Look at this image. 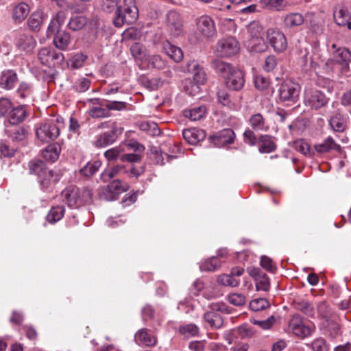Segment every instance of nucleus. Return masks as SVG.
<instances>
[{
  "mask_svg": "<svg viewBox=\"0 0 351 351\" xmlns=\"http://www.w3.org/2000/svg\"><path fill=\"white\" fill-rule=\"evenodd\" d=\"M140 128L141 130L145 131L152 136H157L160 132L158 125L154 122H143L140 125Z\"/></svg>",
  "mask_w": 351,
  "mask_h": 351,
  "instance_id": "obj_57",
  "label": "nucleus"
},
{
  "mask_svg": "<svg viewBox=\"0 0 351 351\" xmlns=\"http://www.w3.org/2000/svg\"><path fill=\"white\" fill-rule=\"evenodd\" d=\"M221 265V261L217 257H212L199 265L202 271H213L219 268Z\"/></svg>",
  "mask_w": 351,
  "mask_h": 351,
  "instance_id": "obj_48",
  "label": "nucleus"
},
{
  "mask_svg": "<svg viewBox=\"0 0 351 351\" xmlns=\"http://www.w3.org/2000/svg\"><path fill=\"white\" fill-rule=\"evenodd\" d=\"M211 311L204 314V319L207 326L213 328H219L222 326L223 320L219 312L226 314L230 313L229 308L223 303H213Z\"/></svg>",
  "mask_w": 351,
  "mask_h": 351,
  "instance_id": "obj_8",
  "label": "nucleus"
},
{
  "mask_svg": "<svg viewBox=\"0 0 351 351\" xmlns=\"http://www.w3.org/2000/svg\"><path fill=\"white\" fill-rule=\"evenodd\" d=\"M249 123L255 131H261L265 129V120L260 113L253 114L249 120Z\"/></svg>",
  "mask_w": 351,
  "mask_h": 351,
  "instance_id": "obj_47",
  "label": "nucleus"
},
{
  "mask_svg": "<svg viewBox=\"0 0 351 351\" xmlns=\"http://www.w3.org/2000/svg\"><path fill=\"white\" fill-rule=\"evenodd\" d=\"M138 16V10L135 0H124L123 5L117 8L114 25L120 27L125 23H134Z\"/></svg>",
  "mask_w": 351,
  "mask_h": 351,
  "instance_id": "obj_4",
  "label": "nucleus"
},
{
  "mask_svg": "<svg viewBox=\"0 0 351 351\" xmlns=\"http://www.w3.org/2000/svg\"><path fill=\"white\" fill-rule=\"evenodd\" d=\"M276 148V145L273 142L271 137L268 135L262 136L261 137V144L259 151L261 153H270Z\"/></svg>",
  "mask_w": 351,
  "mask_h": 351,
  "instance_id": "obj_43",
  "label": "nucleus"
},
{
  "mask_svg": "<svg viewBox=\"0 0 351 351\" xmlns=\"http://www.w3.org/2000/svg\"><path fill=\"white\" fill-rule=\"evenodd\" d=\"M165 66V62L159 55L148 56L147 62L141 68L142 69L155 68L162 69Z\"/></svg>",
  "mask_w": 351,
  "mask_h": 351,
  "instance_id": "obj_39",
  "label": "nucleus"
},
{
  "mask_svg": "<svg viewBox=\"0 0 351 351\" xmlns=\"http://www.w3.org/2000/svg\"><path fill=\"white\" fill-rule=\"evenodd\" d=\"M296 307L299 311L308 316H312L314 314L313 306L310 302L306 301L300 302L297 304Z\"/></svg>",
  "mask_w": 351,
  "mask_h": 351,
  "instance_id": "obj_63",
  "label": "nucleus"
},
{
  "mask_svg": "<svg viewBox=\"0 0 351 351\" xmlns=\"http://www.w3.org/2000/svg\"><path fill=\"white\" fill-rule=\"evenodd\" d=\"M64 211L65 209L63 206L53 207L47 215V221L51 223H54L60 221L63 217Z\"/></svg>",
  "mask_w": 351,
  "mask_h": 351,
  "instance_id": "obj_42",
  "label": "nucleus"
},
{
  "mask_svg": "<svg viewBox=\"0 0 351 351\" xmlns=\"http://www.w3.org/2000/svg\"><path fill=\"white\" fill-rule=\"evenodd\" d=\"M235 138L234 132L231 129H224L216 134L210 136V141L215 146L223 147L233 143Z\"/></svg>",
  "mask_w": 351,
  "mask_h": 351,
  "instance_id": "obj_15",
  "label": "nucleus"
},
{
  "mask_svg": "<svg viewBox=\"0 0 351 351\" xmlns=\"http://www.w3.org/2000/svg\"><path fill=\"white\" fill-rule=\"evenodd\" d=\"M329 124L337 132H343L347 128V120L343 115L337 113L331 117Z\"/></svg>",
  "mask_w": 351,
  "mask_h": 351,
  "instance_id": "obj_33",
  "label": "nucleus"
},
{
  "mask_svg": "<svg viewBox=\"0 0 351 351\" xmlns=\"http://www.w3.org/2000/svg\"><path fill=\"white\" fill-rule=\"evenodd\" d=\"M66 14L63 11L58 12L55 18H53L47 28V36L49 37L56 32H58L61 25L64 23Z\"/></svg>",
  "mask_w": 351,
  "mask_h": 351,
  "instance_id": "obj_34",
  "label": "nucleus"
},
{
  "mask_svg": "<svg viewBox=\"0 0 351 351\" xmlns=\"http://www.w3.org/2000/svg\"><path fill=\"white\" fill-rule=\"evenodd\" d=\"M245 45L250 51L255 53L264 52L267 49V45L264 39V36L247 38Z\"/></svg>",
  "mask_w": 351,
  "mask_h": 351,
  "instance_id": "obj_25",
  "label": "nucleus"
},
{
  "mask_svg": "<svg viewBox=\"0 0 351 351\" xmlns=\"http://www.w3.org/2000/svg\"><path fill=\"white\" fill-rule=\"evenodd\" d=\"M123 152H125V148L121 145L107 150L104 153V156L108 161H114L119 158L121 159Z\"/></svg>",
  "mask_w": 351,
  "mask_h": 351,
  "instance_id": "obj_49",
  "label": "nucleus"
},
{
  "mask_svg": "<svg viewBox=\"0 0 351 351\" xmlns=\"http://www.w3.org/2000/svg\"><path fill=\"white\" fill-rule=\"evenodd\" d=\"M128 188L129 186L127 183L122 182L120 180H114L106 187L100 189L99 197L101 199L113 201L121 193L126 191Z\"/></svg>",
  "mask_w": 351,
  "mask_h": 351,
  "instance_id": "obj_9",
  "label": "nucleus"
},
{
  "mask_svg": "<svg viewBox=\"0 0 351 351\" xmlns=\"http://www.w3.org/2000/svg\"><path fill=\"white\" fill-rule=\"evenodd\" d=\"M27 117L26 110L24 106H19L12 108L8 114V121L11 125H17L23 122Z\"/></svg>",
  "mask_w": 351,
  "mask_h": 351,
  "instance_id": "obj_27",
  "label": "nucleus"
},
{
  "mask_svg": "<svg viewBox=\"0 0 351 351\" xmlns=\"http://www.w3.org/2000/svg\"><path fill=\"white\" fill-rule=\"evenodd\" d=\"M350 61V51L346 48H338L334 51L332 58L326 62V66L332 72L347 76Z\"/></svg>",
  "mask_w": 351,
  "mask_h": 351,
  "instance_id": "obj_3",
  "label": "nucleus"
},
{
  "mask_svg": "<svg viewBox=\"0 0 351 351\" xmlns=\"http://www.w3.org/2000/svg\"><path fill=\"white\" fill-rule=\"evenodd\" d=\"M5 132L14 141H22L27 135V131L25 128L14 125L6 126Z\"/></svg>",
  "mask_w": 351,
  "mask_h": 351,
  "instance_id": "obj_29",
  "label": "nucleus"
},
{
  "mask_svg": "<svg viewBox=\"0 0 351 351\" xmlns=\"http://www.w3.org/2000/svg\"><path fill=\"white\" fill-rule=\"evenodd\" d=\"M110 130L97 136L95 146L104 147L115 142L119 135L123 132V128L112 123Z\"/></svg>",
  "mask_w": 351,
  "mask_h": 351,
  "instance_id": "obj_13",
  "label": "nucleus"
},
{
  "mask_svg": "<svg viewBox=\"0 0 351 351\" xmlns=\"http://www.w3.org/2000/svg\"><path fill=\"white\" fill-rule=\"evenodd\" d=\"M304 102L310 108L317 110L328 103V99L321 91L310 87L305 89Z\"/></svg>",
  "mask_w": 351,
  "mask_h": 351,
  "instance_id": "obj_11",
  "label": "nucleus"
},
{
  "mask_svg": "<svg viewBox=\"0 0 351 351\" xmlns=\"http://www.w3.org/2000/svg\"><path fill=\"white\" fill-rule=\"evenodd\" d=\"M257 276H255L256 287L257 290L267 291L269 288V278L264 274L258 273L256 271Z\"/></svg>",
  "mask_w": 351,
  "mask_h": 351,
  "instance_id": "obj_53",
  "label": "nucleus"
},
{
  "mask_svg": "<svg viewBox=\"0 0 351 351\" xmlns=\"http://www.w3.org/2000/svg\"><path fill=\"white\" fill-rule=\"evenodd\" d=\"M12 104L7 98H0V115L2 117L8 114L12 108Z\"/></svg>",
  "mask_w": 351,
  "mask_h": 351,
  "instance_id": "obj_64",
  "label": "nucleus"
},
{
  "mask_svg": "<svg viewBox=\"0 0 351 351\" xmlns=\"http://www.w3.org/2000/svg\"><path fill=\"white\" fill-rule=\"evenodd\" d=\"M86 56L83 53H76L70 60V64L73 69L81 68L86 59Z\"/></svg>",
  "mask_w": 351,
  "mask_h": 351,
  "instance_id": "obj_61",
  "label": "nucleus"
},
{
  "mask_svg": "<svg viewBox=\"0 0 351 351\" xmlns=\"http://www.w3.org/2000/svg\"><path fill=\"white\" fill-rule=\"evenodd\" d=\"M92 191L84 188L79 189L75 186H68L61 193V198L71 208H77L92 201Z\"/></svg>",
  "mask_w": 351,
  "mask_h": 351,
  "instance_id": "obj_2",
  "label": "nucleus"
},
{
  "mask_svg": "<svg viewBox=\"0 0 351 351\" xmlns=\"http://www.w3.org/2000/svg\"><path fill=\"white\" fill-rule=\"evenodd\" d=\"M261 2L265 8L275 11L284 10L287 6L286 0H261Z\"/></svg>",
  "mask_w": 351,
  "mask_h": 351,
  "instance_id": "obj_41",
  "label": "nucleus"
},
{
  "mask_svg": "<svg viewBox=\"0 0 351 351\" xmlns=\"http://www.w3.org/2000/svg\"><path fill=\"white\" fill-rule=\"evenodd\" d=\"M218 282L224 286L234 287L238 286L239 280L234 277L230 274H222L218 277Z\"/></svg>",
  "mask_w": 351,
  "mask_h": 351,
  "instance_id": "obj_56",
  "label": "nucleus"
},
{
  "mask_svg": "<svg viewBox=\"0 0 351 351\" xmlns=\"http://www.w3.org/2000/svg\"><path fill=\"white\" fill-rule=\"evenodd\" d=\"M101 166L99 160L88 162L83 168L81 169V173L86 177H89L95 173Z\"/></svg>",
  "mask_w": 351,
  "mask_h": 351,
  "instance_id": "obj_50",
  "label": "nucleus"
},
{
  "mask_svg": "<svg viewBox=\"0 0 351 351\" xmlns=\"http://www.w3.org/2000/svg\"><path fill=\"white\" fill-rule=\"evenodd\" d=\"M173 158L174 156H169L167 154H163L156 148L152 149L150 154V158L154 161V162L161 165L165 164V160L170 161V160Z\"/></svg>",
  "mask_w": 351,
  "mask_h": 351,
  "instance_id": "obj_44",
  "label": "nucleus"
},
{
  "mask_svg": "<svg viewBox=\"0 0 351 351\" xmlns=\"http://www.w3.org/2000/svg\"><path fill=\"white\" fill-rule=\"evenodd\" d=\"M206 109L204 106L193 108L184 111V116L195 121L202 119L206 114Z\"/></svg>",
  "mask_w": 351,
  "mask_h": 351,
  "instance_id": "obj_37",
  "label": "nucleus"
},
{
  "mask_svg": "<svg viewBox=\"0 0 351 351\" xmlns=\"http://www.w3.org/2000/svg\"><path fill=\"white\" fill-rule=\"evenodd\" d=\"M70 34L65 32H58L53 38V43L60 50H66L70 44Z\"/></svg>",
  "mask_w": 351,
  "mask_h": 351,
  "instance_id": "obj_35",
  "label": "nucleus"
},
{
  "mask_svg": "<svg viewBox=\"0 0 351 351\" xmlns=\"http://www.w3.org/2000/svg\"><path fill=\"white\" fill-rule=\"evenodd\" d=\"M43 19V13L41 11L36 10L29 16L27 24L29 27L34 32L40 30Z\"/></svg>",
  "mask_w": 351,
  "mask_h": 351,
  "instance_id": "obj_36",
  "label": "nucleus"
},
{
  "mask_svg": "<svg viewBox=\"0 0 351 351\" xmlns=\"http://www.w3.org/2000/svg\"><path fill=\"white\" fill-rule=\"evenodd\" d=\"M162 46L165 53L175 62H179L182 60L183 52L180 48L171 45L169 41L164 42Z\"/></svg>",
  "mask_w": 351,
  "mask_h": 351,
  "instance_id": "obj_30",
  "label": "nucleus"
},
{
  "mask_svg": "<svg viewBox=\"0 0 351 351\" xmlns=\"http://www.w3.org/2000/svg\"><path fill=\"white\" fill-rule=\"evenodd\" d=\"M167 23L171 28H173L176 32H180L181 23L180 15L175 11H169L167 14Z\"/></svg>",
  "mask_w": 351,
  "mask_h": 351,
  "instance_id": "obj_46",
  "label": "nucleus"
},
{
  "mask_svg": "<svg viewBox=\"0 0 351 351\" xmlns=\"http://www.w3.org/2000/svg\"><path fill=\"white\" fill-rule=\"evenodd\" d=\"M288 329L294 335L304 338L312 335L315 326L306 325L300 315H294L289 322Z\"/></svg>",
  "mask_w": 351,
  "mask_h": 351,
  "instance_id": "obj_12",
  "label": "nucleus"
},
{
  "mask_svg": "<svg viewBox=\"0 0 351 351\" xmlns=\"http://www.w3.org/2000/svg\"><path fill=\"white\" fill-rule=\"evenodd\" d=\"M184 138L191 145H195L206 137V133L203 130L198 128H190L183 130Z\"/></svg>",
  "mask_w": 351,
  "mask_h": 351,
  "instance_id": "obj_24",
  "label": "nucleus"
},
{
  "mask_svg": "<svg viewBox=\"0 0 351 351\" xmlns=\"http://www.w3.org/2000/svg\"><path fill=\"white\" fill-rule=\"evenodd\" d=\"M135 340L146 346H153L156 344L157 339L145 328L139 330L135 335Z\"/></svg>",
  "mask_w": 351,
  "mask_h": 351,
  "instance_id": "obj_28",
  "label": "nucleus"
},
{
  "mask_svg": "<svg viewBox=\"0 0 351 351\" xmlns=\"http://www.w3.org/2000/svg\"><path fill=\"white\" fill-rule=\"evenodd\" d=\"M17 81V74L14 70L3 71L0 75V87L5 90H12Z\"/></svg>",
  "mask_w": 351,
  "mask_h": 351,
  "instance_id": "obj_21",
  "label": "nucleus"
},
{
  "mask_svg": "<svg viewBox=\"0 0 351 351\" xmlns=\"http://www.w3.org/2000/svg\"><path fill=\"white\" fill-rule=\"evenodd\" d=\"M226 84L229 88L232 90H239L244 84V78L242 71L236 69L234 72L225 80Z\"/></svg>",
  "mask_w": 351,
  "mask_h": 351,
  "instance_id": "obj_23",
  "label": "nucleus"
},
{
  "mask_svg": "<svg viewBox=\"0 0 351 351\" xmlns=\"http://www.w3.org/2000/svg\"><path fill=\"white\" fill-rule=\"evenodd\" d=\"M17 95L22 99L29 97L32 93V86L26 82H21L17 89Z\"/></svg>",
  "mask_w": 351,
  "mask_h": 351,
  "instance_id": "obj_60",
  "label": "nucleus"
},
{
  "mask_svg": "<svg viewBox=\"0 0 351 351\" xmlns=\"http://www.w3.org/2000/svg\"><path fill=\"white\" fill-rule=\"evenodd\" d=\"M313 351H330V345L322 337L315 339L310 344Z\"/></svg>",
  "mask_w": 351,
  "mask_h": 351,
  "instance_id": "obj_54",
  "label": "nucleus"
},
{
  "mask_svg": "<svg viewBox=\"0 0 351 351\" xmlns=\"http://www.w3.org/2000/svg\"><path fill=\"white\" fill-rule=\"evenodd\" d=\"M197 28L204 37L213 38L217 34L215 24L213 19L208 15H203L197 20Z\"/></svg>",
  "mask_w": 351,
  "mask_h": 351,
  "instance_id": "obj_14",
  "label": "nucleus"
},
{
  "mask_svg": "<svg viewBox=\"0 0 351 351\" xmlns=\"http://www.w3.org/2000/svg\"><path fill=\"white\" fill-rule=\"evenodd\" d=\"M38 59L40 62L49 68L60 66L64 60L62 53L56 51L50 47H44L38 52Z\"/></svg>",
  "mask_w": 351,
  "mask_h": 351,
  "instance_id": "obj_7",
  "label": "nucleus"
},
{
  "mask_svg": "<svg viewBox=\"0 0 351 351\" xmlns=\"http://www.w3.org/2000/svg\"><path fill=\"white\" fill-rule=\"evenodd\" d=\"M61 152V147L58 143L49 145L43 151V156L44 158L51 162H54L59 158Z\"/></svg>",
  "mask_w": 351,
  "mask_h": 351,
  "instance_id": "obj_32",
  "label": "nucleus"
},
{
  "mask_svg": "<svg viewBox=\"0 0 351 351\" xmlns=\"http://www.w3.org/2000/svg\"><path fill=\"white\" fill-rule=\"evenodd\" d=\"M16 46L19 50L25 53H29L35 49L36 40L29 33L19 34L16 39Z\"/></svg>",
  "mask_w": 351,
  "mask_h": 351,
  "instance_id": "obj_16",
  "label": "nucleus"
},
{
  "mask_svg": "<svg viewBox=\"0 0 351 351\" xmlns=\"http://www.w3.org/2000/svg\"><path fill=\"white\" fill-rule=\"evenodd\" d=\"M295 150L305 156H311V149L309 144L303 139H299L293 143Z\"/></svg>",
  "mask_w": 351,
  "mask_h": 351,
  "instance_id": "obj_55",
  "label": "nucleus"
},
{
  "mask_svg": "<svg viewBox=\"0 0 351 351\" xmlns=\"http://www.w3.org/2000/svg\"><path fill=\"white\" fill-rule=\"evenodd\" d=\"M86 23V19L83 16H73L71 18L68 27L73 30L81 29Z\"/></svg>",
  "mask_w": 351,
  "mask_h": 351,
  "instance_id": "obj_51",
  "label": "nucleus"
},
{
  "mask_svg": "<svg viewBox=\"0 0 351 351\" xmlns=\"http://www.w3.org/2000/svg\"><path fill=\"white\" fill-rule=\"evenodd\" d=\"M130 53L138 66L141 69L147 62L149 56L146 47L141 43H135L130 47Z\"/></svg>",
  "mask_w": 351,
  "mask_h": 351,
  "instance_id": "obj_20",
  "label": "nucleus"
},
{
  "mask_svg": "<svg viewBox=\"0 0 351 351\" xmlns=\"http://www.w3.org/2000/svg\"><path fill=\"white\" fill-rule=\"evenodd\" d=\"M29 172L31 174H36L38 178L43 174V171L48 169L45 167V163L39 160H34L29 163Z\"/></svg>",
  "mask_w": 351,
  "mask_h": 351,
  "instance_id": "obj_45",
  "label": "nucleus"
},
{
  "mask_svg": "<svg viewBox=\"0 0 351 351\" xmlns=\"http://www.w3.org/2000/svg\"><path fill=\"white\" fill-rule=\"evenodd\" d=\"M37 138L42 143L54 141L60 135V126H57L53 121H45L35 125Z\"/></svg>",
  "mask_w": 351,
  "mask_h": 351,
  "instance_id": "obj_6",
  "label": "nucleus"
},
{
  "mask_svg": "<svg viewBox=\"0 0 351 351\" xmlns=\"http://www.w3.org/2000/svg\"><path fill=\"white\" fill-rule=\"evenodd\" d=\"M240 50V45L234 37L219 39L213 48L214 54L218 58H230Z\"/></svg>",
  "mask_w": 351,
  "mask_h": 351,
  "instance_id": "obj_5",
  "label": "nucleus"
},
{
  "mask_svg": "<svg viewBox=\"0 0 351 351\" xmlns=\"http://www.w3.org/2000/svg\"><path fill=\"white\" fill-rule=\"evenodd\" d=\"M334 20L335 23L340 26L347 25L349 29H351V22L350 20V14L347 9L343 6H337L333 13Z\"/></svg>",
  "mask_w": 351,
  "mask_h": 351,
  "instance_id": "obj_26",
  "label": "nucleus"
},
{
  "mask_svg": "<svg viewBox=\"0 0 351 351\" xmlns=\"http://www.w3.org/2000/svg\"><path fill=\"white\" fill-rule=\"evenodd\" d=\"M59 180V176L54 174L51 170L47 169L43 171V174L40 176L38 182L43 189H47L52 184H55Z\"/></svg>",
  "mask_w": 351,
  "mask_h": 351,
  "instance_id": "obj_31",
  "label": "nucleus"
},
{
  "mask_svg": "<svg viewBox=\"0 0 351 351\" xmlns=\"http://www.w3.org/2000/svg\"><path fill=\"white\" fill-rule=\"evenodd\" d=\"M228 301L234 306H243L246 303V297L242 293H233L228 295Z\"/></svg>",
  "mask_w": 351,
  "mask_h": 351,
  "instance_id": "obj_59",
  "label": "nucleus"
},
{
  "mask_svg": "<svg viewBox=\"0 0 351 351\" xmlns=\"http://www.w3.org/2000/svg\"><path fill=\"white\" fill-rule=\"evenodd\" d=\"M123 171V169L121 166L114 167L104 171L101 175V178L104 182H109L112 178L119 176Z\"/></svg>",
  "mask_w": 351,
  "mask_h": 351,
  "instance_id": "obj_52",
  "label": "nucleus"
},
{
  "mask_svg": "<svg viewBox=\"0 0 351 351\" xmlns=\"http://www.w3.org/2000/svg\"><path fill=\"white\" fill-rule=\"evenodd\" d=\"M248 38L264 36V28L258 21H252L247 26Z\"/></svg>",
  "mask_w": 351,
  "mask_h": 351,
  "instance_id": "obj_40",
  "label": "nucleus"
},
{
  "mask_svg": "<svg viewBox=\"0 0 351 351\" xmlns=\"http://www.w3.org/2000/svg\"><path fill=\"white\" fill-rule=\"evenodd\" d=\"M269 306V302L265 298L254 299L250 303V308L254 311L263 310Z\"/></svg>",
  "mask_w": 351,
  "mask_h": 351,
  "instance_id": "obj_58",
  "label": "nucleus"
},
{
  "mask_svg": "<svg viewBox=\"0 0 351 351\" xmlns=\"http://www.w3.org/2000/svg\"><path fill=\"white\" fill-rule=\"evenodd\" d=\"M30 12L29 6L25 2L14 4L11 10V16L15 24L21 23L28 16Z\"/></svg>",
  "mask_w": 351,
  "mask_h": 351,
  "instance_id": "obj_17",
  "label": "nucleus"
},
{
  "mask_svg": "<svg viewBox=\"0 0 351 351\" xmlns=\"http://www.w3.org/2000/svg\"><path fill=\"white\" fill-rule=\"evenodd\" d=\"M89 114L93 118H103L108 117L110 112L107 108L93 107L90 110Z\"/></svg>",
  "mask_w": 351,
  "mask_h": 351,
  "instance_id": "obj_62",
  "label": "nucleus"
},
{
  "mask_svg": "<svg viewBox=\"0 0 351 351\" xmlns=\"http://www.w3.org/2000/svg\"><path fill=\"white\" fill-rule=\"evenodd\" d=\"M315 149L319 153H324L332 149L338 151L340 149V145L337 144L331 137H328L323 143L315 145Z\"/></svg>",
  "mask_w": 351,
  "mask_h": 351,
  "instance_id": "obj_38",
  "label": "nucleus"
},
{
  "mask_svg": "<svg viewBox=\"0 0 351 351\" xmlns=\"http://www.w3.org/2000/svg\"><path fill=\"white\" fill-rule=\"evenodd\" d=\"M280 99L283 101H294L299 95L297 84L284 83L280 88Z\"/></svg>",
  "mask_w": 351,
  "mask_h": 351,
  "instance_id": "obj_19",
  "label": "nucleus"
},
{
  "mask_svg": "<svg viewBox=\"0 0 351 351\" xmlns=\"http://www.w3.org/2000/svg\"><path fill=\"white\" fill-rule=\"evenodd\" d=\"M212 68L215 71L226 80L232 72H234L237 68L234 67L230 63L223 60L215 59L212 62Z\"/></svg>",
  "mask_w": 351,
  "mask_h": 351,
  "instance_id": "obj_22",
  "label": "nucleus"
},
{
  "mask_svg": "<svg viewBox=\"0 0 351 351\" xmlns=\"http://www.w3.org/2000/svg\"><path fill=\"white\" fill-rule=\"evenodd\" d=\"M267 40L277 53H282L287 48V40L285 34L279 29L270 27L266 32Z\"/></svg>",
  "mask_w": 351,
  "mask_h": 351,
  "instance_id": "obj_10",
  "label": "nucleus"
},
{
  "mask_svg": "<svg viewBox=\"0 0 351 351\" xmlns=\"http://www.w3.org/2000/svg\"><path fill=\"white\" fill-rule=\"evenodd\" d=\"M304 22V16L298 12H291L282 17L283 27L286 29L293 30Z\"/></svg>",
  "mask_w": 351,
  "mask_h": 351,
  "instance_id": "obj_18",
  "label": "nucleus"
},
{
  "mask_svg": "<svg viewBox=\"0 0 351 351\" xmlns=\"http://www.w3.org/2000/svg\"><path fill=\"white\" fill-rule=\"evenodd\" d=\"M184 71L193 75V80L186 78L182 81L183 90L189 95L195 96L199 93L200 86L206 82V73L196 60L189 61L186 64Z\"/></svg>",
  "mask_w": 351,
  "mask_h": 351,
  "instance_id": "obj_1",
  "label": "nucleus"
}]
</instances>
